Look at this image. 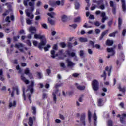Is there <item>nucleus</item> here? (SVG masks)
I'll list each match as a JSON object with an SVG mask.
<instances>
[{
  "label": "nucleus",
  "instance_id": "nucleus-25",
  "mask_svg": "<svg viewBox=\"0 0 126 126\" xmlns=\"http://www.w3.org/2000/svg\"><path fill=\"white\" fill-rule=\"evenodd\" d=\"M62 93L63 94V95L64 96V97H66V96H67L68 95H69V96H70V95H71V94H72V92H67L66 94L65 92H64V91H63Z\"/></svg>",
  "mask_w": 126,
  "mask_h": 126
},
{
  "label": "nucleus",
  "instance_id": "nucleus-62",
  "mask_svg": "<svg viewBox=\"0 0 126 126\" xmlns=\"http://www.w3.org/2000/svg\"><path fill=\"white\" fill-rule=\"evenodd\" d=\"M42 5V2L39 1L36 3L37 6H41Z\"/></svg>",
  "mask_w": 126,
  "mask_h": 126
},
{
  "label": "nucleus",
  "instance_id": "nucleus-59",
  "mask_svg": "<svg viewBox=\"0 0 126 126\" xmlns=\"http://www.w3.org/2000/svg\"><path fill=\"white\" fill-rule=\"evenodd\" d=\"M108 31H109V30H106V31L103 32L102 34V36H104L107 35V34H108Z\"/></svg>",
  "mask_w": 126,
  "mask_h": 126
},
{
  "label": "nucleus",
  "instance_id": "nucleus-48",
  "mask_svg": "<svg viewBox=\"0 0 126 126\" xmlns=\"http://www.w3.org/2000/svg\"><path fill=\"white\" fill-rule=\"evenodd\" d=\"M108 126H113V122L111 120H109L107 123Z\"/></svg>",
  "mask_w": 126,
  "mask_h": 126
},
{
  "label": "nucleus",
  "instance_id": "nucleus-18",
  "mask_svg": "<svg viewBox=\"0 0 126 126\" xmlns=\"http://www.w3.org/2000/svg\"><path fill=\"white\" fill-rule=\"evenodd\" d=\"M35 120H36V118L35 117L32 118V117H29L28 124L30 126H33V121H35Z\"/></svg>",
  "mask_w": 126,
  "mask_h": 126
},
{
  "label": "nucleus",
  "instance_id": "nucleus-33",
  "mask_svg": "<svg viewBox=\"0 0 126 126\" xmlns=\"http://www.w3.org/2000/svg\"><path fill=\"white\" fill-rule=\"evenodd\" d=\"M74 22H80L81 21V17H77L75 18L74 20Z\"/></svg>",
  "mask_w": 126,
  "mask_h": 126
},
{
  "label": "nucleus",
  "instance_id": "nucleus-40",
  "mask_svg": "<svg viewBox=\"0 0 126 126\" xmlns=\"http://www.w3.org/2000/svg\"><path fill=\"white\" fill-rule=\"evenodd\" d=\"M50 48H51V45L49 44L47 45L46 46L44 47V51H45V52L49 51Z\"/></svg>",
  "mask_w": 126,
  "mask_h": 126
},
{
  "label": "nucleus",
  "instance_id": "nucleus-53",
  "mask_svg": "<svg viewBox=\"0 0 126 126\" xmlns=\"http://www.w3.org/2000/svg\"><path fill=\"white\" fill-rule=\"evenodd\" d=\"M32 109L33 111V114L35 115V114H36V107H35V106H32Z\"/></svg>",
  "mask_w": 126,
  "mask_h": 126
},
{
  "label": "nucleus",
  "instance_id": "nucleus-46",
  "mask_svg": "<svg viewBox=\"0 0 126 126\" xmlns=\"http://www.w3.org/2000/svg\"><path fill=\"white\" fill-rule=\"evenodd\" d=\"M60 46L62 47V48H65L66 44H65L64 42H62L60 43Z\"/></svg>",
  "mask_w": 126,
  "mask_h": 126
},
{
  "label": "nucleus",
  "instance_id": "nucleus-34",
  "mask_svg": "<svg viewBox=\"0 0 126 126\" xmlns=\"http://www.w3.org/2000/svg\"><path fill=\"white\" fill-rule=\"evenodd\" d=\"M14 90L16 91L17 94H18V88H16L15 89H14L13 91L12 92L11 94V97H13L14 96Z\"/></svg>",
  "mask_w": 126,
  "mask_h": 126
},
{
  "label": "nucleus",
  "instance_id": "nucleus-12",
  "mask_svg": "<svg viewBox=\"0 0 126 126\" xmlns=\"http://www.w3.org/2000/svg\"><path fill=\"white\" fill-rule=\"evenodd\" d=\"M29 31L30 33H31V34H35L36 33V31H37V29L35 27L31 26L29 28Z\"/></svg>",
  "mask_w": 126,
  "mask_h": 126
},
{
  "label": "nucleus",
  "instance_id": "nucleus-3",
  "mask_svg": "<svg viewBox=\"0 0 126 126\" xmlns=\"http://www.w3.org/2000/svg\"><path fill=\"white\" fill-rule=\"evenodd\" d=\"M34 38L36 40H41L40 43L38 45V48L40 50H42V49L44 48V46H45L47 44V39L45 35L35 34L34 36Z\"/></svg>",
  "mask_w": 126,
  "mask_h": 126
},
{
  "label": "nucleus",
  "instance_id": "nucleus-38",
  "mask_svg": "<svg viewBox=\"0 0 126 126\" xmlns=\"http://www.w3.org/2000/svg\"><path fill=\"white\" fill-rule=\"evenodd\" d=\"M89 0H85V1L87 3H88L87 7H86V10H88V8L89 6H90V4H89Z\"/></svg>",
  "mask_w": 126,
  "mask_h": 126
},
{
  "label": "nucleus",
  "instance_id": "nucleus-6",
  "mask_svg": "<svg viewBox=\"0 0 126 126\" xmlns=\"http://www.w3.org/2000/svg\"><path fill=\"white\" fill-rule=\"evenodd\" d=\"M52 95H53V101L54 103H56L57 101V97L61 95V93L59 91V90L58 89H56L53 91L52 93Z\"/></svg>",
  "mask_w": 126,
  "mask_h": 126
},
{
  "label": "nucleus",
  "instance_id": "nucleus-11",
  "mask_svg": "<svg viewBox=\"0 0 126 126\" xmlns=\"http://www.w3.org/2000/svg\"><path fill=\"white\" fill-rule=\"evenodd\" d=\"M100 2H102V1L98 2L96 0H94L93 6L91 8V10H94L96 7H97V5H100Z\"/></svg>",
  "mask_w": 126,
  "mask_h": 126
},
{
  "label": "nucleus",
  "instance_id": "nucleus-1",
  "mask_svg": "<svg viewBox=\"0 0 126 126\" xmlns=\"http://www.w3.org/2000/svg\"><path fill=\"white\" fill-rule=\"evenodd\" d=\"M34 83H35L34 81H31L30 82V85L28 87L27 90H26V92L24 88H22L23 91V97H24V100H26L25 94H27V96H28L29 101H31L32 93H33L34 91Z\"/></svg>",
  "mask_w": 126,
  "mask_h": 126
},
{
  "label": "nucleus",
  "instance_id": "nucleus-24",
  "mask_svg": "<svg viewBox=\"0 0 126 126\" xmlns=\"http://www.w3.org/2000/svg\"><path fill=\"white\" fill-rule=\"evenodd\" d=\"M104 105V102H103V99L99 98L98 100V106L99 107H102V106Z\"/></svg>",
  "mask_w": 126,
  "mask_h": 126
},
{
  "label": "nucleus",
  "instance_id": "nucleus-50",
  "mask_svg": "<svg viewBox=\"0 0 126 126\" xmlns=\"http://www.w3.org/2000/svg\"><path fill=\"white\" fill-rule=\"evenodd\" d=\"M37 75L39 78H42V77H43V74H42V72H37Z\"/></svg>",
  "mask_w": 126,
  "mask_h": 126
},
{
  "label": "nucleus",
  "instance_id": "nucleus-42",
  "mask_svg": "<svg viewBox=\"0 0 126 126\" xmlns=\"http://www.w3.org/2000/svg\"><path fill=\"white\" fill-rule=\"evenodd\" d=\"M88 115L89 121L90 123L91 122V116H92L91 112L89 111Z\"/></svg>",
  "mask_w": 126,
  "mask_h": 126
},
{
  "label": "nucleus",
  "instance_id": "nucleus-60",
  "mask_svg": "<svg viewBox=\"0 0 126 126\" xmlns=\"http://www.w3.org/2000/svg\"><path fill=\"white\" fill-rule=\"evenodd\" d=\"M110 5L111 7H115V3H114V2L110 1Z\"/></svg>",
  "mask_w": 126,
  "mask_h": 126
},
{
  "label": "nucleus",
  "instance_id": "nucleus-22",
  "mask_svg": "<svg viewBox=\"0 0 126 126\" xmlns=\"http://www.w3.org/2000/svg\"><path fill=\"white\" fill-rule=\"evenodd\" d=\"M122 4V9L123 11H126V5L125 4V0H121Z\"/></svg>",
  "mask_w": 126,
  "mask_h": 126
},
{
  "label": "nucleus",
  "instance_id": "nucleus-36",
  "mask_svg": "<svg viewBox=\"0 0 126 126\" xmlns=\"http://www.w3.org/2000/svg\"><path fill=\"white\" fill-rule=\"evenodd\" d=\"M122 19H121V18H119V19H118V28H119V29H121V25L122 24Z\"/></svg>",
  "mask_w": 126,
  "mask_h": 126
},
{
  "label": "nucleus",
  "instance_id": "nucleus-27",
  "mask_svg": "<svg viewBox=\"0 0 126 126\" xmlns=\"http://www.w3.org/2000/svg\"><path fill=\"white\" fill-rule=\"evenodd\" d=\"M111 69H112L111 67H106L105 68L106 71H107V72L108 73L109 76H110V75H111Z\"/></svg>",
  "mask_w": 126,
  "mask_h": 126
},
{
  "label": "nucleus",
  "instance_id": "nucleus-41",
  "mask_svg": "<svg viewBox=\"0 0 126 126\" xmlns=\"http://www.w3.org/2000/svg\"><path fill=\"white\" fill-rule=\"evenodd\" d=\"M60 64L61 67H62V68H65V64H64V63L61 62L60 63Z\"/></svg>",
  "mask_w": 126,
  "mask_h": 126
},
{
  "label": "nucleus",
  "instance_id": "nucleus-13",
  "mask_svg": "<svg viewBox=\"0 0 126 126\" xmlns=\"http://www.w3.org/2000/svg\"><path fill=\"white\" fill-rule=\"evenodd\" d=\"M67 54L69 56V57H72V58H74V60H76V61H77V56H76V54L75 52H71L69 53V51H67Z\"/></svg>",
  "mask_w": 126,
  "mask_h": 126
},
{
  "label": "nucleus",
  "instance_id": "nucleus-19",
  "mask_svg": "<svg viewBox=\"0 0 126 126\" xmlns=\"http://www.w3.org/2000/svg\"><path fill=\"white\" fill-rule=\"evenodd\" d=\"M0 80L1 81H4V80H5L4 76H3V71H2V69H0Z\"/></svg>",
  "mask_w": 126,
  "mask_h": 126
},
{
  "label": "nucleus",
  "instance_id": "nucleus-26",
  "mask_svg": "<svg viewBox=\"0 0 126 126\" xmlns=\"http://www.w3.org/2000/svg\"><path fill=\"white\" fill-rule=\"evenodd\" d=\"M47 15H48V16H50V17H51V18H54V17H55V16H56V13L54 12H51L50 13H48Z\"/></svg>",
  "mask_w": 126,
  "mask_h": 126
},
{
  "label": "nucleus",
  "instance_id": "nucleus-32",
  "mask_svg": "<svg viewBox=\"0 0 126 126\" xmlns=\"http://www.w3.org/2000/svg\"><path fill=\"white\" fill-rule=\"evenodd\" d=\"M122 117L120 118V122L121 123H123L124 122V118H126V114H122Z\"/></svg>",
  "mask_w": 126,
  "mask_h": 126
},
{
  "label": "nucleus",
  "instance_id": "nucleus-57",
  "mask_svg": "<svg viewBox=\"0 0 126 126\" xmlns=\"http://www.w3.org/2000/svg\"><path fill=\"white\" fill-rule=\"evenodd\" d=\"M4 30L6 33H9V32H10V30H9L8 28H4Z\"/></svg>",
  "mask_w": 126,
  "mask_h": 126
},
{
  "label": "nucleus",
  "instance_id": "nucleus-17",
  "mask_svg": "<svg viewBox=\"0 0 126 126\" xmlns=\"http://www.w3.org/2000/svg\"><path fill=\"white\" fill-rule=\"evenodd\" d=\"M21 79L25 83V84H29V80H28L25 77L24 74H22L21 75Z\"/></svg>",
  "mask_w": 126,
  "mask_h": 126
},
{
  "label": "nucleus",
  "instance_id": "nucleus-4",
  "mask_svg": "<svg viewBox=\"0 0 126 126\" xmlns=\"http://www.w3.org/2000/svg\"><path fill=\"white\" fill-rule=\"evenodd\" d=\"M92 86L94 91L99 90V81L96 79L93 80L92 82Z\"/></svg>",
  "mask_w": 126,
  "mask_h": 126
},
{
  "label": "nucleus",
  "instance_id": "nucleus-37",
  "mask_svg": "<svg viewBox=\"0 0 126 126\" xmlns=\"http://www.w3.org/2000/svg\"><path fill=\"white\" fill-rule=\"evenodd\" d=\"M118 33V31H115L114 32L110 33L109 34V37H115L116 36V34Z\"/></svg>",
  "mask_w": 126,
  "mask_h": 126
},
{
  "label": "nucleus",
  "instance_id": "nucleus-47",
  "mask_svg": "<svg viewBox=\"0 0 126 126\" xmlns=\"http://www.w3.org/2000/svg\"><path fill=\"white\" fill-rule=\"evenodd\" d=\"M26 22H27V24H29V25L32 24V20H31L29 19H27Z\"/></svg>",
  "mask_w": 126,
  "mask_h": 126
},
{
  "label": "nucleus",
  "instance_id": "nucleus-35",
  "mask_svg": "<svg viewBox=\"0 0 126 126\" xmlns=\"http://www.w3.org/2000/svg\"><path fill=\"white\" fill-rule=\"evenodd\" d=\"M79 40L80 42H87V39L83 37H81L79 38Z\"/></svg>",
  "mask_w": 126,
  "mask_h": 126
},
{
  "label": "nucleus",
  "instance_id": "nucleus-29",
  "mask_svg": "<svg viewBox=\"0 0 126 126\" xmlns=\"http://www.w3.org/2000/svg\"><path fill=\"white\" fill-rule=\"evenodd\" d=\"M61 19L62 21L64 22V21H66V19H67V16L65 15H63L61 16Z\"/></svg>",
  "mask_w": 126,
  "mask_h": 126
},
{
  "label": "nucleus",
  "instance_id": "nucleus-31",
  "mask_svg": "<svg viewBox=\"0 0 126 126\" xmlns=\"http://www.w3.org/2000/svg\"><path fill=\"white\" fill-rule=\"evenodd\" d=\"M48 21L51 25H55V23H56L55 21L52 20V19H51V18H48Z\"/></svg>",
  "mask_w": 126,
  "mask_h": 126
},
{
  "label": "nucleus",
  "instance_id": "nucleus-63",
  "mask_svg": "<svg viewBox=\"0 0 126 126\" xmlns=\"http://www.w3.org/2000/svg\"><path fill=\"white\" fill-rule=\"evenodd\" d=\"M41 25L42 27H43V28H45V29H47V28H48V26L46 24H42Z\"/></svg>",
  "mask_w": 126,
  "mask_h": 126
},
{
  "label": "nucleus",
  "instance_id": "nucleus-39",
  "mask_svg": "<svg viewBox=\"0 0 126 126\" xmlns=\"http://www.w3.org/2000/svg\"><path fill=\"white\" fill-rule=\"evenodd\" d=\"M80 7V4H79V3L78 2H76L75 3V9H78Z\"/></svg>",
  "mask_w": 126,
  "mask_h": 126
},
{
  "label": "nucleus",
  "instance_id": "nucleus-8",
  "mask_svg": "<svg viewBox=\"0 0 126 126\" xmlns=\"http://www.w3.org/2000/svg\"><path fill=\"white\" fill-rule=\"evenodd\" d=\"M6 5L7 6L8 8L9 9L8 10L6 11L3 14L4 16H6V15H8L9 12L10 13H12V8H11V4L10 3H6Z\"/></svg>",
  "mask_w": 126,
  "mask_h": 126
},
{
  "label": "nucleus",
  "instance_id": "nucleus-5",
  "mask_svg": "<svg viewBox=\"0 0 126 126\" xmlns=\"http://www.w3.org/2000/svg\"><path fill=\"white\" fill-rule=\"evenodd\" d=\"M95 13H96V15H99V14H101V17H102L101 21L103 23H104L105 22V21L106 20H107V19H108V17L107 16H106V13H105V12H101V11H97L95 12Z\"/></svg>",
  "mask_w": 126,
  "mask_h": 126
},
{
  "label": "nucleus",
  "instance_id": "nucleus-58",
  "mask_svg": "<svg viewBox=\"0 0 126 126\" xmlns=\"http://www.w3.org/2000/svg\"><path fill=\"white\" fill-rule=\"evenodd\" d=\"M39 14H41V13L40 12V10L37 9L36 12L35 13V15H39Z\"/></svg>",
  "mask_w": 126,
  "mask_h": 126
},
{
  "label": "nucleus",
  "instance_id": "nucleus-7",
  "mask_svg": "<svg viewBox=\"0 0 126 126\" xmlns=\"http://www.w3.org/2000/svg\"><path fill=\"white\" fill-rule=\"evenodd\" d=\"M15 47L18 49L19 51H20V52H23V50L24 49L26 50V51L27 50V48H25L24 45H23L22 43H20L16 44Z\"/></svg>",
  "mask_w": 126,
  "mask_h": 126
},
{
  "label": "nucleus",
  "instance_id": "nucleus-64",
  "mask_svg": "<svg viewBox=\"0 0 126 126\" xmlns=\"http://www.w3.org/2000/svg\"><path fill=\"white\" fill-rule=\"evenodd\" d=\"M126 32V29H124L122 31V36H125Z\"/></svg>",
  "mask_w": 126,
  "mask_h": 126
},
{
  "label": "nucleus",
  "instance_id": "nucleus-16",
  "mask_svg": "<svg viewBox=\"0 0 126 126\" xmlns=\"http://www.w3.org/2000/svg\"><path fill=\"white\" fill-rule=\"evenodd\" d=\"M26 13L27 16H28V17H30L31 19H33V18H34V14L29 12V10H26Z\"/></svg>",
  "mask_w": 126,
  "mask_h": 126
},
{
  "label": "nucleus",
  "instance_id": "nucleus-28",
  "mask_svg": "<svg viewBox=\"0 0 126 126\" xmlns=\"http://www.w3.org/2000/svg\"><path fill=\"white\" fill-rule=\"evenodd\" d=\"M113 44H114L113 40H108L106 41V45H107V46H112Z\"/></svg>",
  "mask_w": 126,
  "mask_h": 126
},
{
  "label": "nucleus",
  "instance_id": "nucleus-55",
  "mask_svg": "<svg viewBox=\"0 0 126 126\" xmlns=\"http://www.w3.org/2000/svg\"><path fill=\"white\" fill-rule=\"evenodd\" d=\"M19 33L21 34V35H25V32H24L23 30H21L19 32Z\"/></svg>",
  "mask_w": 126,
  "mask_h": 126
},
{
  "label": "nucleus",
  "instance_id": "nucleus-21",
  "mask_svg": "<svg viewBox=\"0 0 126 126\" xmlns=\"http://www.w3.org/2000/svg\"><path fill=\"white\" fill-rule=\"evenodd\" d=\"M86 115L85 114H83L81 115V118H80V120L81 121V122L83 123V124L84 125V126H85V117H86Z\"/></svg>",
  "mask_w": 126,
  "mask_h": 126
},
{
  "label": "nucleus",
  "instance_id": "nucleus-20",
  "mask_svg": "<svg viewBox=\"0 0 126 126\" xmlns=\"http://www.w3.org/2000/svg\"><path fill=\"white\" fill-rule=\"evenodd\" d=\"M75 85H76V87H77V89H78L79 90H84V89H85V86H81L77 83H76L75 84Z\"/></svg>",
  "mask_w": 126,
  "mask_h": 126
},
{
  "label": "nucleus",
  "instance_id": "nucleus-54",
  "mask_svg": "<svg viewBox=\"0 0 126 126\" xmlns=\"http://www.w3.org/2000/svg\"><path fill=\"white\" fill-rule=\"evenodd\" d=\"M16 69L19 71V73H21V71H22V70H21V69L19 67V65H17L16 66Z\"/></svg>",
  "mask_w": 126,
  "mask_h": 126
},
{
  "label": "nucleus",
  "instance_id": "nucleus-51",
  "mask_svg": "<svg viewBox=\"0 0 126 126\" xmlns=\"http://www.w3.org/2000/svg\"><path fill=\"white\" fill-rule=\"evenodd\" d=\"M106 75H107V73H106V71H104L103 73V74L101 75V77H103L104 80H106Z\"/></svg>",
  "mask_w": 126,
  "mask_h": 126
},
{
  "label": "nucleus",
  "instance_id": "nucleus-61",
  "mask_svg": "<svg viewBox=\"0 0 126 126\" xmlns=\"http://www.w3.org/2000/svg\"><path fill=\"white\" fill-rule=\"evenodd\" d=\"M100 32H101V31L99 29H95V33L96 34H100Z\"/></svg>",
  "mask_w": 126,
  "mask_h": 126
},
{
  "label": "nucleus",
  "instance_id": "nucleus-14",
  "mask_svg": "<svg viewBox=\"0 0 126 126\" xmlns=\"http://www.w3.org/2000/svg\"><path fill=\"white\" fill-rule=\"evenodd\" d=\"M9 107L10 108L16 107V101H15V100L10 99L9 103Z\"/></svg>",
  "mask_w": 126,
  "mask_h": 126
},
{
  "label": "nucleus",
  "instance_id": "nucleus-23",
  "mask_svg": "<svg viewBox=\"0 0 126 126\" xmlns=\"http://www.w3.org/2000/svg\"><path fill=\"white\" fill-rule=\"evenodd\" d=\"M93 119L94 122V126H97V115H96V113H94L93 115Z\"/></svg>",
  "mask_w": 126,
  "mask_h": 126
},
{
  "label": "nucleus",
  "instance_id": "nucleus-43",
  "mask_svg": "<svg viewBox=\"0 0 126 126\" xmlns=\"http://www.w3.org/2000/svg\"><path fill=\"white\" fill-rule=\"evenodd\" d=\"M118 89H119L120 91H121L122 92H125V88L124 87L122 88L121 86H119L118 87Z\"/></svg>",
  "mask_w": 126,
  "mask_h": 126
},
{
  "label": "nucleus",
  "instance_id": "nucleus-15",
  "mask_svg": "<svg viewBox=\"0 0 126 126\" xmlns=\"http://www.w3.org/2000/svg\"><path fill=\"white\" fill-rule=\"evenodd\" d=\"M66 63L68 66H69L70 67H73V66L75 65V63L72 62L69 59H67Z\"/></svg>",
  "mask_w": 126,
  "mask_h": 126
},
{
  "label": "nucleus",
  "instance_id": "nucleus-2",
  "mask_svg": "<svg viewBox=\"0 0 126 126\" xmlns=\"http://www.w3.org/2000/svg\"><path fill=\"white\" fill-rule=\"evenodd\" d=\"M58 50V45L55 44L53 46V50L51 51V57L53 59H55L56 57H59L60 59H63V57H66V55H64L63 53V50H61L59 51L58 54H56V51Z\"/></svg>",
  "mask_w": 126,
  "mask_h": 126
},
{
  "label": "nucleus",
  "instance_id": "nucleus-9",
  "mask_svg": "<svg viewBox=\"0 0 126 126\" xmlns=\"http://www.w3.org/2000/svg\"><path fill=\"white\" fill-rule=\"evenodd\" d=\"M107 51L108 53H110V54L107 56V59H110L111 58V56H114L115 55V50H114V48H107Z\"/></svg>",
  "mask_w": 126,
  "mask_h": 126
},
{
  "label": "nucleus",
  "instance_id": "nucleus-44",
  "mask_svg": "<svg viewBox=\"0 0 126 126\" xmlns=\"http://www.w3.org/2000/svg\"><path fill=\"white\" fill-rule=\"evenodd\" d=\"M79 55L81 58H83V57H84V51L81 50Z\"/></svg>",
  "mask_w": 126,
  "mask_h": 126
},
{
  "label": "nucleus",
  "instance_id": "nucleus-52",
  "mask_svg": "<svg viewBox=\"0 0 126 126\" xmlns=\"http://www.w3.org/2000/svg\"><path fill=\"white\" fill-rule=\"evenodd\" d=\"M41 16L40 15H37L35 17V20H36V21H38V20H41Z\"/></svg>",
  "mask_w": 126,
  "mask_h": 126
},
{
  "label": "nucleus",
  "instance_id": "nucleus-49",
  "mask_svg": "<svg viewBox=\"0 0 126 126\" xmlns=\"http://www.w3.org/2000/svg\"><path fill=\"white\" fill-rule=\"evenodd\" d=\"M62 85H63V83H59L56 84L55 87H56V88H58V87H61V86H62Z\"/></svg>",
  "mask_w": 126,
  "mask_h": 126
},
{
  "label": "nucleus",
  "instance_id": "nucleus-10",
  "mask_svg": "<svg viewBox=\"0 0 126 126\" xmlns=\"http://www.w3.org/2000/svg\"><path fill=\"white\" fill-rule=\"evenodd\" d=\"M37 0H31V1L29 2V5L31 7V11L33 12L35 9V2Z\"/></svg>",
  "mask_w": 126,
  "mask_h": 126
},
{
  "label": "nucleus",
  "instance_id": "nucleus-30",
  "mask_svg": "<svg viewBox=\"0 0 126 126\" xmlns=\"http://www.w3.org/2000/svg\"><path fill=\"white\" fill-rule=\"evenodd\" d=\"M24 72H25V74H26L27 75H29V74H30V69H29V68H26L25 69Z\"/></svg>",
  "mask_w": 126,
  "mask_h": 126
},
{
  "label": "nucleus",
  "instance_id": "nucleus-45",
  "mask_svg": "<svg viewBox=\"0 0 126 126\" xmlns=\"http://www.w3.org/2000/svg\"><path fill=\"white\" fill-rule=\"evenodd\" d=\"M32 43H33V46H34L35 47H37L38 45V41H37L36 40H33L32 41Z\"/></svg>",
  "mask_w": 126,
  "mask_h": 126
},
{
  "label": "nucleus",
  "instance_id": "nucleus-56",
  "mask_svg": "<svg viewBox=\"0 0 126 126\" xmlns=\"http://www.w3.org/2000/svg\"><path fill=\"white\" fill-rule=\"evenodd\" d=\"M26 43L27 44V45L28 46H30V47L32 46V43H31V42H30V40H27V42H26Z\"/></svg>",
  "mask_w": 126,
  "mask_h": 126
}]
</instances>
